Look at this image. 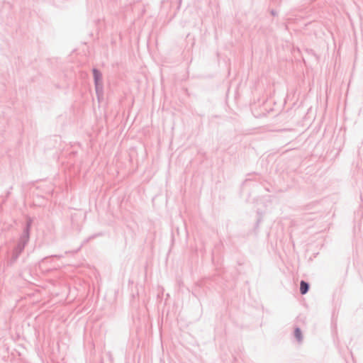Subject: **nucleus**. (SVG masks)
<instances>
[{"label":"nucleus","mask_w":363,"mask_h":363,"mask_svg":"<svg viewBox=\"0 0 363 363\" xmlns=\"http://www.w3.org/2000/svg\"><path fill=\"white\" fill-rule=\"evenodd\" d=\"M308 290V284L304 281H301L300 284V291L302 294H305Z\"/></svg>","instance_id":"obj_1"},{"label":"nucleus","mask_w":363,"mask_h":363,"mask_svg":"<svg viewBox=\"0 0 363 363\" xmlns=\"http://www.w3.org/2000/svg\"><path fill=\"white\" fill-rule=\"evenodd\" d=\"M294 335H295L296 338L298 341H301L302 340V335H301V331L300 330V329L296 328L295 330Z\"/></svg>","instance_id":"obj_2"},{"label":"nucleus","mask_w":363,"mask_h":363,"mask_svg":"<svg viewBox=\"0 0 363 363\" xmlns=\"http://www.w3.org/2000/svg\"><path fill=\"white\" fill-rule=\"evenodd\" d=\"M93 72H94V75L96 82L98 83V81L100 80V79H101V74L96 69H94Z\"/></svg>","instance_id":"obj_3"}]
</instances>
